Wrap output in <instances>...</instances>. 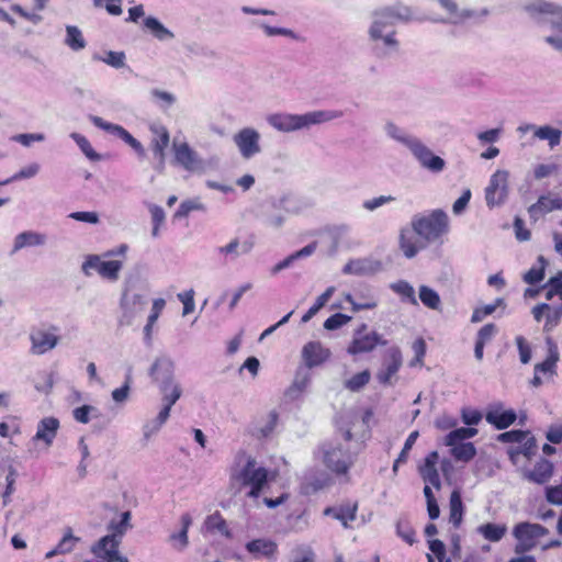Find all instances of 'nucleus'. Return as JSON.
Returning <instances> with one entry per match:
<instances>
[{
	"label": "nucleus",
	"mask_w": 562,
	"mask_h": 562,
	"mask_svg": "<svg viewBox=\"0 0 562 562\" xmlns=\"http://www.w3.org/2000/svg\"><path fill=\"white\" fill-rule=\"evenodd\" d=\"M535 137L541 140H548L549 146L554 148L561 142L562 132L549 125L538 126L533 133Z\"/></svg>",
	"instance_id": "79ce46f5"
},
{
	"label": "nucleus",
	"mask_w": 562,
	"mask_h": 562,
	"mask_svg": "<svg viewBox=\"0 0 562 562\" xmlns=\"http://www.w3.org/2000/svg\"><path fill=\"white\" fill-rule=\"evenodd\" d=\"M277 472L269 471L245 451L237 453L235 465L231 469L232 484L238 483L240 487H249L247 497L257 499L265 493L270 482L276 480Z\"/></svg>",
	"instance_id": "f257e3e1"
},
{
	"label": "nucleus",
	"mask_w": 562,
	"mask_h": 562,
	"mask_svg": "<svg viewBox=\"0 0 562 562\" xmlns=\"http://www.w3.org/2000/svg\"><path fill=\"white\" fill-rule=\"evenodd\" d=\"M283 201H280L279 203L271 202L262 206L259 218L266 226L280 228L283 225L284 214L280 210V204Z\"/></svg>",
	"instance_id": "bb28decb"
},
{
	"label": "nucleus",
	"mask_w": 562,
	"mask_h": 562,
	"mask_svg": "<svg viewBox=\"0 0 562 562\" xmlns=\"http://www.w3.org/2000/svg\"><path fill=\"white\" fill-rule=\"evenodd\" d=\"M418 436H419L418 431L415 430V431L411 432L409 436L407 437L400 456L394 461V464L392 468L394 473L397 472L400 464H403L407 461L408 453H409L412 447L414 446V443L416 442Z\"/></svg>",
	"instance_id": "4d7b16f0"
},
{
	"label": "nucleus",
	"mask_w": 562,
	"mask_h": 562,
	"mask_svg": "<svg viewBox=\"0 0 562 562\" xmlns=\"http://www.w3.org/2000/svg\"><path fill=\"white\" fill-rule=\"evenodd\" d=\"M70 137L74 139V142L78 145V147L81 149V151L86 155V157L92 161H98L101 159V156L92 148L90 142L87 139L86 136L79 134V133H71Z\"/></svg>",
	"instance_id": "603ef678"
},
{
	"label": "nucleus",
	"mask_w": 562,
	"mask_h": 562,
	"mask_svg": "<svg viewBox=\"0 0 562 562\" xmlns=\"http://www.w3.org/2000/svg\"><path fill=\"white\" fill-rule=\"evenodd\" d=\"M47 241L45 234L35 231H24L14 237L12 254L20 251L26 247L44 246Z\"/></svg>",
	"instance_id": "393cba45"
},
{
	"label": "nucleus",
	"mask_w": 562,
	"mask_h": 562,
	"mask_svg": "<svg viewBox=\"0 0 562 562\" xmlns=\"http://www.w3.org/2000/svg\"><path fill=\"white\" fill-rule=\"evenodd\" d=\"M64 43L74 52H79L87 46L82 32L76 25H66V37Z\"/></svg>",
	"instance_id": "58836bf2"
},
{
	"label": "nucleus",
	"mask_w": 562,
	"mask_h": 562,
	"mask_svg": "<svg viewBox=\"0 0 562 562\" xmlns=\"http://www.w3.org/2000/svg\"><path fill=\"white\" fill-rule=\"evenodd\" d=\"M411 224L428 246L448 232L449 218L445 211L437 209L429 214L414 215Z\"/></svg>",
	"instance_id": "0eeeda50"
},
{
	"label": "nucleus",
	"mask_w": 562,
	"mask_h": 562,
	"mask_svg": "<svg viewBox=\"0 0 562 562\" xmlns=\"http://www.w3.org/2000/svg\"><path fill=\"white\" fill-rule=\"evenodd\" d=\"M553 475V464L547 459H540L532 470L524 471V479L536 483V484H544L547 483Z\"/></svg>",
	"instance_id": "b1692460"
},
{
	"label": "nucleus",
	"mask_w": 562,
	"mask_h": 562,
	"mask_svg": "<svg viewBox=\"0 0 562 562\" xmlns=\"http://www.w3.org/2000/svg\"><path fill=\"white\" fill-rule=\"evenodd\" d=\"M517 415L515 411H502L499 407L491 408L486 415L485 419L491 425L495 426L497 429H505L515 423Z\"/></svg>",
	"instance_id": "c85d7f7f"
},
{
	"label": "nucleus",
	"mask_w": 562,
	"mask_h": 562,
	"mask_svg": "<svg viewBox=\"0 0 562 562\" xmlns=\"http://www.w3.org/2000/svg\"><path fill=\"white\" fill-rule=\"evenodd\" d=\"M497 328L494 324L484 325L477 333L473 351H483L486 341L491 340Z\"/></svg>",
	"instance_id": "6e6d98bb"
},
{
	"label": "nucleus",
	"mask_w": 562,
	"mask_h": 562,
	"mask_svg": "<svg viewBox=\"0 0 562 562\" xmlns=\"http://www.w3.org/2000/svg\"><path fill=\"white\" fill-rule=\"evenodd\" d=\"M217 256L224 262L233 261L240 256L239 252V238H233L227 245L217 247L215 249Z\"/></svg>",
	"instance_id": "de8ad7c7"
},
{
	"label": "nucleus",
	"mask_w": 562,
	"mask_h": 562,
	"mask_svg": "<svg viewBox=\"0 0 562 562\" xmlns=\"http://www.w3.org/2000/svg\"><path fill=\"white\" fill-rule=\"evenodd\" d=\"M419 300L430 310L438 311L440 308L441 300L438 292L427 285L419 286Z\"/></svg>",
	"instance_id": "c03bdc74"
},
{
	"label": "nucleus",
	"mask_w": 562,
	"mask_h": 562,
	"mask_svg": "<svg viewBox=\"0 0 562 562\" xmlns=\"http://www.w3.org/2000/svg\"><path fill=\"white\" fill-rule=\"evenodd\" d=\"M234 144L245 159H250L261 151L260 134L252 127H244L233 137Z\"/></svg>",
	"instance_id": "9b49d317"
},
{
	"label": "nucleus",
	"mask_w": 562,
	"mask_h": 562,
	"mask_svg": "<svg viewBox=\"0 0 562 562\" xmlns=\"http://www.w3.org/2000/svg\"><path fill=\"white\" fill-rule=\"evenodd\" d=\"M79 541V538L75 537L72 533H71V530L69 529L65 536L63 537V539L59 541V543L57 544L56 549L49 553H47V557H53L54 554L56 553H68L70 552L74 547H75V543Z\"/></svg>",
	"instance_id": "bf43d9fd"
},
{
	"label": "nucleus",
	"mask_w": 562,
	"mask_h": 562,
	"mask_svg": "<svg viewBox=\"0 0 562 562\" xmlns=\"http://www.w3.org/2000/svg\"><path fill=\"white\" fill-rule=\"evenodd\" d=\"M382 269V263L369 258L349 260L342 268L344 274L372 276Z\"/></svg>",
	"instance_id": "6ab92c4d"
},
{
	"label": "nucleus",
	"mask_w": 562,
	"mask_h": 562,
	"mask_svg": "<svg viewBox=\"0 0 562 562\" xmlns=\"http://www.w3.org/2000/svg\"><path fill=\"white\" fill-rule=\"evenodd\" d=\"M412 18L408 7L394 4L375 10L372 13V22L368 34L371 42H380L384 34L395 33L394 26L397 22H407Z\"/></svg>",
	"instance_id": "20e7f679"
},
{
	"label": "nucleus",
	"mask_w": 562,
	"mask_h": 562,
	"mask_svg": "<svg viewBox=\"0 0 562 562\" xmlns=\"http://www.w3.org/2000/svg\"><path fill=\"white\" fill-rule=\"evenodd\" d=\"M144 26L151 33L158 41H170L175 34L168 30L157 18L147 16L144 19Z\"/></svg>",
	"instance_id": "c9c22d12"
},
{
	"label": "nucleus",
	"mask_w": 562,
	"mask_h": 562,
	"mask_svg": "<svg viewBox=\"0 0 562 562\" xmlns=\"http://www.w3.org/2000/svg\"><path fill=\"white\" fill-rule=\"evenodd\" d=\"M60 338L59 328L54 325H41L31 330L30 339L33 348L48 351L55 348Z\"/></svg>",
	"instance_id": "2eb2a0df"
},
{
	"label": "nucleus",
	"mask_w": 562,
	"mask_h": 562,
	"mask_svg": "<svg viewBox=\"0 0 562 562\" xmlns=\"http://www.w3.org/2000/svg\"><path fill=\"white\" fill-rule=\"evenodd\" d=\"M93 59L103 61L104 64H106L115 69H120L125 66L126 57H125L124 52L108 50L104 53L103 56L95 54L93 56Z\"/></svg>",
	"instance_id": "3c124183"
},
{
	"label": "nucleus",
	"mask_w": 562,
	"mask_h": 562,
	"mask_svg": "<svg viewBox=\"0 0 562 562\" xmlns=\"http://www.w3.org/2000/svg\"><path fill=\"white\" fill-rule=\"evenodd\" d=\"M311 382V373L306 368H297L294 379L283 393V400L286 403H293L302 398Z\"/></svg>",
	"instance_id": "a211bd4d"
},
{
	"label": "nucleus",
	"mask_w": 562,
	"mask_h": 562,
	"mask_svg": "<svg viewBox=\"0 0 562 562\" xmlns=\"http://www.w3.org/2000/svg\"><path fill=\"white\" fill-rule=\"evenodd\" d=\"M395 33L384 34L380 42H372V49L376 57L386 58L390 57L393 53L398 50V41L395 37Z\"/></svg>",
	"instance_id": "473e14b6"
},
{
	"label": "nucleus",
	"mask_w": 562,
	"mask_h": 562,
	"mask_svg": "<svg viewBox=\"0 0 562 562\" xmlns=\"http://www.w3.org/2000/svg\"><path fill=\"white\" fill-rule=\"evenodd\" d=\"M384 131L389 137L401 143L407 149L413 144V142L417 138L408 133H406L403 128L398 127L393 122H387L384 126Z\"/></svg>",
	"instance_id": "a19ab883"
},
{
	"label": "nucleus",
	"mask_w": 562,
	"mask_h": 562,
	"mask_svg": "<svg viewBox=\"0 0 562 562\" xmlns=\"http://www.w3.org/2000/svg\"><path fill=\"white\" fill-rule=\"evenodd\" d=\"M504 304L505 302L503 299H497L493 304H487L483 307L475 308L472 314L471 321L473 323H479L483 321L486 316L493 314L498 306H502Z\"/></svg>",
	"instance_id": "0e129e2a"
},
{
	"label": "nucleus",
	"mask_w": 562,
	"mask_h": 562,
	"mask_svg": "<svg viewBox=\"0 0 562 562\" xmlns=\"http://www.w3.org/2000/svg\"><path fill=\"white\" fill-rule=\"evenodd\" d=\"M549 533V530L539 525L528 521L518 522L513 528V536L517 540L514 547L516 554H524L537 547L538 540Z\"/></svg>",
	"instance_id": "6e6552de"
},
{
	"label": "nucleus",
	"mask_w": 562,
	"mask_h": 562,
	"mask_svg": "<svg viewBox=\"0 0 562 562\" xmlns=\"http://www.w3.org/2000/svg\"><path fill=\"white\" fill-rule=\"evenodd\" d=\"M477 533H480L485 540L492 542H498L503 539V537L507 532L506 525H497L493 522H487L480 525L476 528Z\"/></svg>",
	"instance_id": "4c0bfd02"
},
{
	"label": "nucleus",
	"mask_w": 562,
	"mask_h": 562,
	"mask_svg": "<svg viewBox=\"0 0 562 562\" xmlns=\"http://www.w3.org/2000/svg\"><path fill=\"white\" fill-rule=\"evenodd\" d=\"M400 249L408 259L414 258L420 250L427 247V243L419 236L415 227H402L400 231Z\"/></svg>",
	"instance_id": "dca6fc26"
},
{
	"label": "nucleus",
	"mask_w": 562,
	"mask_h": 562,
	"mask_svg": "<svg viewBox=\"0 0 562 562\" xmlns=\"http://www.w3.org/2000/svg\"><path fill=\"white\" fill-rule=\"evenodd\" d=\"M90 121L92 124L119 138L130 145L140 157L145 156V148L139 140H137L123 126L105 122L102 117L91 115Z\"/></svg>",
	"instance_id": "4468645a"
},
{
	"label": "nucleus",
	"mask_w": 562,
	"mask_h": 562,
	"mask_svg": "<svg viewBox=\"0 0 562 562\" xmlns=\"http://www.w3.org/2000/svg\"><path fill=\"white\" fill-rule=\"evenodd\" d=\"M207 207L200 198L184 200L175 213L176 217H187L193 211L206 212Z\"/></svg>",
	"instance_id": "8fccbe9b"
},
{
	"label": "nucleus",
	"mask_w": 562,
	"mask_h": 562,
	"mask_svg": "<svg viewBox=\"0 0 562 562\" xmlns=\"http://www.w3.org/2000/svg\"><path fill=\"white\" fill-rule=\"evenodd\" d=\"M370 378H371L370 371L363 370V371L355 374L350 379L346 380L344 384H345L346 389H348L352 392H358L369 383Z\"/></svg>",
	"instance_id": "864d4df0"
},
{
	"label": "nucleus",
	"mask_w": 562,
	"mask_h": 562,
	"mask_svg": "<svg viewBox=\"0 0 562 562\" xmlns=\"http://www.w3.org/2000/svg\"><path fill=\"white\" fill-rule=\"evenodd\" d=\"M439 456L437 451L430 452L425 458V463L419 468V473L423 480L429 484H431L436 488H440V477L439 473L436 469V464L438 462Z\"/></svg>",
	"instance_id": "cd10ccee"
},
{
	"label": "nucleus",
	"mask_w": 562,
	"mask_h": 562,
	"mask_svg": "<svg viewBox=\"0 0 562 562\" xmlns=\"http://www.w3.org/2000/svg\"><path fill=\"white\" fill-rule=\"evenodd\" d=\"M522 10L537 24H550L555 34L546 37V42L562 53V5L546 0H532L522 5Z\"/></svg>",
	"instance_id": "7ed1b4c3"
},
{
	"label": "nucleus",
	"mask_w": 562,
	"mask_h": 562,
	"mask_svg": "<svg viewBox=\"0 0 562 562\" xmlns=\"http://www.w3.org/2000/svg\"><path fill=\"white\" fill-rule=\"evenodd\" d=\"M396 535L408 544H413L415 542V531L409 522L405 519H400L396 522Z\"/></svg>",
	"instance_id": "69168bd1"
},
{
	"label": "nucleus",
	"mask_w": 562,
	"mask_h": 562,
	"mask_svg": "<svg viewBox=\"0 0 562 562\" xmlns=\"http://www.w3.org/2000/svg\"><path fill=\"white\" fill-rule=\"evenodd\" d=\"M449 506V521L453 525L454 528H459L463 519L464 506L462 503L461 493L458 490L452 491Z\"/></svg>",
	"instance_id": "e433bc0d"
},
{
	"label": "nucleus",
	"mask_w": 562,
	"mask_h": 562,
	"mask_svg": "<svg viewBox=\"0 0 562 562\" xmlns=\"http://www.w3.org/2000/svg\"><path fill=\"white\" fill-rule=\"evenodd\" d=\"M123 268V262L120 260L102 261L99 269V274L111 282L119 280L120 271Z\"/></svg>",
	"instance_id": "49530a36"
},
{
	"label": "nucleus",
	"mask_w": 562,
	"mask_h": 562,
	"mask_svg": "<svg viewBox=\"0 0 562 562\" xmlns=\"http://www.w3.org/2000/svg\"><path fill=\"white\" fill-rule=\"evenodd\" d=\"M159 391L162 396L161 397L162 405H168V400L172 398V396H176L175 397V404H176L177 401L182 396L181 384L179 382H177L176 380L168 382L165 391L161 387H159Z\"/></svg>",
	"instance_id": "680f3d73"
},
{
	"label": "nucleus",
	"mask_w": 562,
	"mask_h": 562,
	"mask_svg": "<svg viewBox=\"0 0 562 562\" xmlns=\"http://www.w3.org/2000/svg\"><path fill=\"white\" fill-rule=\"evenodd\" d=\"M175 161L188 171L195 170L201 165V159L188 143L173 142Z\"/></svg>",
	"instance_id": "aec40b11"
},
{
	"label": "nucleus",
	"mask_w": 562,
	"mask_h": 562,
	"mask_svg": "<svg viewBox=\"0 0 562 562\" xmlns=\"http://www.w3.org/2000/svg\"><path fill=\"white\" fill-rule=\"evenodd\" d=\"M358 510L357 503L347 502L339 506L327 507L324 509L325 516H331L335 519L341 521L345 528L349 527V521H353L356 519V514Z\"/></svg>",
	"instance_id": "a878e982"
},
{
	"label": "nucleus",
	"mask_w": 562,
	"mask_h": 562,
	"mask_svg": "<svg viewBox=\"0 0 562 562\" xmlns=\"http://www.w3.org/2000/svg\"><path fill=\"white\" fill-rule=\"evenodd\" d=\"M477 429L472 427H461L451 430L445 439L447 446H454L461 443L463 440L474 437Z\"/></svg>",
	"instance_id": "a18cd8bd"
},
{
	"label": "nucleus",
	"mask_w": 562,
	"mask_h": 562,
	"mask_svg": "<svg viewBox=\"0 0 562 562\" xmlns=\"http://www.w3.org/2000/svg\"><path fill=\"white\" fill-rule=\"evenodd\" d=\"M351 438L350 430H346L344 432V442L333 440L323 443L321 447L323 462L336 474H346L355 463L356 456L350 452L348 447Z\"/></svg>",
	"instance_id": "39448f33"
},
{
	"label": "nucleus",
	"mask_w": 562,
	"mask_h": 562,
	"mask_svg": "<svg viewBox=\"0 0 562 562\" xmlns=\"http://www.w3.org/2000/svg\"><path fill=\"white\" fill-rule=\"evenodd\" d=\"M344 115L341 110H317L304 114L274 113L267 116V122L279 132L292 133L341 119Z\"/></svg>",
	"instance_id": "f03ea898"
},
{
	"label": "nucleus",
	"mask_w": 562,
	"mask_h": 562,
	"mask_svg": "<svg viewBox=\"0 0 562 562\" xmlns=\"http://www.w3.org/2000/svg\"><path fill=\"white\" fill-rule=\"evenodd\" d=\"M175 397L168 400V405H162L159 413L151 419H148L143 425V436L145 440H149L153 436H155L160 428L166 424L170 416L171 407L175 405Z\"/></svg>",
	"instance_id": "412c9836"
},
{
	"label": "nucleus",
	"mask_w": 562,
	"mask_h": 562,
	"mask_svg": "<svg viewBox=\"0 0 562 562\" xmlns=\"http://www.w3.org/2000/svg\"><path fill=\"white\" fill-rule=\"evenodd\" d=\"M450 447V453L457 461L469 462L476 454V449L472 442H461Z\"/></svg>",
	"instance_id": "37998d69"
},
{
	"label": "nucleus",
	"mask_w": 562,
	"mask_h": 562,
	"mask_svg": "<svg viewBox=\"0 0 562 562\" xmlns=\"http://www.w3.org/2000/svg\"><path fill=\"white\" fill-rule=\"evenodd\" d=\"M390 289L394 293L398 294L403 300L407 301L413 305H417L415 290L407 281L400 280L397 282L391 283Z\"/></svg>",
	"instance_id": "09e8293b"
},
{
	"label": "nucleus",
	"mask_w": 562,
	"mask_h": 562,
	"mask_svg": "<svg viewBox=\"0 0 562 562\" xmlns=\"http://www.w3.org/2000/svg\"><path fill=\"white\" fill-rule=\"evenodd\" d=\"M543 289L546 290V300L551 301L554 296H559L562 300V272L550 278Z\"/></svg>",
	"instance_id": "5fc2aeb1"
},
{
	"label": "nucleus",
	"mask_w": 562,
	"mask_h": 562,
	"mask_svg": "<svg viewBox=\"0 0 562 562\" xmlns=\"http://www.w3.org/2000/svg\"><path fill=\"white\" fill-rule=\"evenodd\" d=\"M379 347H387V340L374 330H369L368 326L362 324L356 330L352 345L347 351H372Z\"/></svg>",
	"instance_id": "ddd939ff"
},
{
	"label": "nucleus",
	"mask_w": 562,
	"mask_h": 562,
	"mask_svg": "<svg viewBox=\"0 0 562 562\" xmlns=\"http://www.w3.org/2000/svg\"><path fill=\"white\" fill-rule=\"evenodd\" d=\"M562 317V304L557 306H551L550 310H547V319L544 324V331H550L553 327H555Z\"/></svg>",
	"instance_id": "774afa93"
},
{
	"label": "nucleus",
	"mask_w": 562,
	"mask_h": 562,
	"mask_svg": "<svg viewBox=\"0 0 562 562\" xmlns=\"http://www.w3.org/2000/svg\"><path fill=\"white\" fill-rule=\"evenodd\" d=\"M108 529L111 531V533L99 539L91 547V552L102 562H128L126 557L120 554L119 547L122 537L130 529V527L126 525H121V521L112 520L109 524Z\"/></svg>",
	"instance_id": "423d86ee"
},
{
	"label": "nucleus",
	"mask_w": 562,
	"mask_h": 562,
	"mask_svg": "<svg viewBox=\"0 0 562 562\" xmlns=\"http://www.w3.org/2000/svg\"><path fill=\"white\" fill-rule=\"evenodd\" d=\"M554 210H562V198L541 195L536 203L529 206L528 213L530 218L537 221L540 215Z\"/></svg>",
	"instance_id": "5701e85b"
},
{
	"label": "nucleus",
	"mask_w": 562,
	"mask_h": 562,
	"mask_svg": "<svg viewBox=\"0 0 562 562\" xmlns=\"http://www.w3.org/2000/svg\"><path fill=\"white\" fill-rule=\"evenodd\" d=\"M206 528L209 530H217L222 535L226 537H231V532L227 528L225 519L220 515V513H215L206 518L205 521Z\"/></svg>",
	"instance_id": "052dcab7"
},
{
	"label": "nucleus",
	"mask_w": 562,
	"mask_h": 562,
	"mask_svg": "<svg viewBox=\"0 0 562 562\" xmlns=\"http://www.w3.org/2000/svg\"><path fill=\"white\" fill-rule=\"evenodd\" d=\"M277 543L269 539H255L246 544V550L254 558H272L277 552Z\"/></svg>",
	"instance_id": "7c9ffc66"
},
{
	"label": "nucleus",
	"mask_w": 562,
	"mask_h": 562,
	"mask_svg": "<svg viewBox=\"0 0 562 562\" xmlns=\"http://www.w3.org/2000/svg\"><path fill=\"white\" fill-rule=\"evenodd\" d=\"M408 150L423 168L431 172H440L446 166L445 160L441 157L435 155L431 149L428 148L419 138H416L413 142V144L408 147Z\"/></svg>",
	"instance_id": "f8f14e48"
},
{
	"label": "nucleus",
	"mask_w": 562,
	"mask_h": 562,
	"mask_svg": "<svg viewBox=\"0 0 562 562\" xmlns=\"http://www.w3.org/2000/svg\"><path fill=\"white\" fill-rule=\"evenodd\" d=\"M507 170H497L491 176L490 183L485 189V201L490 209L502 205L508 195Z\"/></svg>",
	"instance_id": "1a4fd4ad"
},
{
	"label": "nucleus",
	"mask_w": 562,
	"mask_h": 562,
	"mask_svg": "<svg viewBox=\"0 0 562 562\" xmlns=\"http://www.w3.org/2000/svg\"><path fill=\"white\" fill-rule=\"evenodd\" d=\"M150 131L155 134L150 144L154 158L166 157L165 150L170 142L168 130L165 126H151Z\"/></svg>",
	"instance_id": "2f4dec72"
},
{
	"label": "nucleus",
	"mask_w": 562,
	"mask_h": 562,
	"mask_svg": "<svg viewBox=\"0 0 562 562\" xmlns=\"http://www.w3.org/2000/svg\"><path fill=\"white\" fill-rule=\"evenodd\" d=\"M59 428V420L55 417H45L37 424L34 441H43L46 447L52 446Z\"/></svg>",
	"instance_id": "4be33fe9"
},
{
	"label": "nucleus",
	"mask_w": 562,
	"mask_h": 562,
	"mask_svg": "<svg viewBox=\"0 0 562 562\" xmlns=\"http://www.w3.org/2000/svg\"><path fill=\"white\" fill-rule=\"evenodd\" d=\"M74 418L81 424H88L90 420V417L98 418L100 417V412L97 407L91 405H82L80 407H77L72 412Z\"/></svg>",
	"instance_id": "13d9d810"
},
{
	"label": "nucleus",
	"mask_w": 562,
	"mask_h": 562,
	"mask_svg": "<svg viewBox=\"0 0 562 562\" xmlns=\"http://www.w3.org/2000/svg\"><path fill=\"white\" fill-rule=\"evenodd\" d=\"M146 305V299L139 293H130L125 290L120 301L121 316L120 326H128L135 317L140 314Z\"/></svg>",
	"instance_id": "9d476101"
},
{
	"label": "nucleus",
	"mask_w": 562,
	"mask_h": 562,
	"mask_svg": "<svg viewBox=\"0 0 562 562\" xmlns=\"http://www.w3.org/2000/svg\"><path fill=\"white\" fill-rule=\"evenodd\" d=\"M328 358V353H303V363L299 368L310 370L323 364Z\"/></svg>",
	"instance_id": "338daca9"
},
{
	"label": "nucleus",
	"mask_w": 562,
	"mask_h": 562,
	"mask_svg": "<svg viewBox=\"0 0 562 562\" xmlns=\"http://www.w3.org/2000/svg\"><path fill=\"white\" fill-rule=\"evenodd\" d=\"M548 265L543 256H539L537 263L533 265L522 277V280L531 285L540 283L544 278V270Z\"/></svg>",
	"instance_id": "ea45409f"
},
{
	"label": "nucleus",
	"mask_w": 562,
	"mask_h": 562,
	"mask_svg": "<svg viewBox=\"0 0 562 562\" xmlns=\"http://www.w3.org/2000/svg\"><path fill=\"white\" fill-rule=\"evenodd\" d=\"M401 364V353H392L390 358L385 359L382 369L376 373L378 381L384 385H392V378L397 373Z\"/></svg>",
	"instance_id": "c756f323"
},
{
	"label": "nucleus",
	"mask_w": 562,
	"mask_h": 562,
	"mask_svg": "<svg viewBox=\"0 0 562 562\" xmlns=\"http://www.w3.org/2000/svg\"><path fill=\"white\" fill-rule=\"evenodd\" d=\"M559 360V353H550L549 357L535 366L537 374L553 375L555 373V366Z\"/></svg>",
	"instance_id": "e2e57ef3"
},
{
	"label": "nucleus",
	"mask_w": 562,
	"mask_h": 562,
	"mask_svg": "<svg viewBox=\"0 0 562 562\" xmlns=\"http://www.w3.org/2000/svg\"><path fill=\"white\" fill-rule=\"evenodd\" d=\"M192 524V518L190 514L186 513L181 516V525L182 528L179 532L171 533L169 536V541L172 543V547L178 551H183L189 544L188 530Z\"/></svg>",
	"instance_id": "f704fd0d"
},
{
	"label": "nucleus",
	"mask_w": 562,
	"mask_h": 562,
	"mask_svg": "<svg viewBox=\"0 0 562 562\" xmlns=\"http://www.w3.org/2000/svg\"><path fill=\"white\" fill-rule=\"evenodd\" d=\"M521 443L522 446L510 447L507 450L508 457L514 464L518 463V459L521 454L527 459H531V457L536 454L537 441L535 437L528 435Z\"/></svg>",
	"instance_id": "72a5a7b5"
},
{
	"label": "nucleus",
	"mask_w": 562,
	"mask_h": 562,
	"mask_svg": "<svg viewBox=\"0 0 562 562\" xmlns=\"http://www.w3.org/2000/svg\"><path fill=\"white\" fill-rule=\"evenodd\" d=\"M149 374L158 384V387H161L165 391L167 383L175 381L173 362L168 357L161 356L150 367Z\"/></svg>",
	"instance_id": "f3484780"
}]
</instances>
